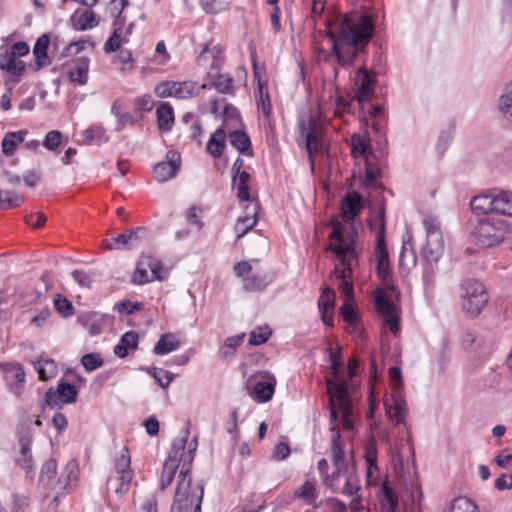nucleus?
<instances>
[{"mask_svg": "<svg viewBox=\"0 0 512 512\" xmlns=\"http://www.w3.org/2000/svg\"><path fill=\"white\" fill-rule=\"evenodd\" d=\"M373 33L374 23L371 16L357 12L346 14L334 30L330 31L332 54H324V60L327 61L333 55L339 66L352 67L359 53L365 50Z\"/></svg>", "mask_w": 512, "mask_h": 512, "instance_id": "nucleus-1", "label": "nucleus"}, {"mask_svg": "<svg viewBox=\"0 0 512 512\" xmlns=\"http://www.w3.org/2000/svg\"><path fill=\"white\" fill-rule=\"evenodd\" d=\"M333 230L329 235L332 243L329 249L336 254L340 260L342 268H335V273L339 279L338 289L348 299L353 298L354 290L351 279L353 267L357 265V253L354 247L356 233L352 232L344 236L342 225L339 220L331 222Z\"/></svg>", "mask_w": 512, "mask_h": 512, "instance_id": "nucleus-2", "label": "nucleus"}, {"mask_svg": "<svg viewBox=\"0 0 512 512\" xmlns=\"http://www.w3.org/2000/svg\"><path fill=\"white\" fill-rule=\"evenodd\" d=\"M203 494V485L193 486L188 470H181L171 512H201Z\"/></svg>", "mask_w": 512, "mask_h": 512, "instance_id": "nucleus-3", "label": "nucleus"}, {"mask_svg": "<svg viewBox=\"0 0 512 512\" xmlns=\"http://www.w3.org/2000/svg\"><path fill=\"white\" fill-rule=\"evenodd\" d=\"M508 228L503 220L494 217H485L479 219L474 225L471 235L475 243L483 248H490L500 244L506 234Z\"/></svg>", "mask_w": 512, "mask_h": 512, "instance_id": "nucleus-4", "label": "nucleus"}, {"mask_svg": "<svg viewBox=\"0 0 512 512\" xmlns=\"http://www.w3.org/2000/svg\"><path fill=\"white\" fill-rule=\"evenodd\" d=\"M389 377L393 384L394 394L391 403L387 400L385 403L386 414L392 422L396 425L403 423L406 425L405 417L407 414V406L404 398L402 397V372L398 367H391L389 369Z\"/></svg>", "mask_w": 512, "mask_h": 512, "instance_id": "nucleus-5", "label": "nucleus"}, {"mask_svg": "<svg viewBox=\"0 0 512 512\" xmlns=\"http://www.w3.org/2000/svg\"><path fill=\"white\" fill-rule=\"evenodd\" d=\"M462 288V308L470 317H476L480 314L488 302V294L484 285L475 280H467Z\"/></svg>", "mask_w": 512, "mask_h": 512, "instance_id": "nucleus-6", "label": "nucleus"}, {"mask_svg": "<svg viewBox=\"0 0 512 512\" xmlns=\"http://www.w3.org/2000/svg\"><path fill=\"white\" fill-rule=\"evenodd\" d=\"M327 390L329 394L336 395L338 409L342 415V426L346 430L354 428V419L352 415L351 401L349 398L348 386L345 382L327 380Z\"/></svg>", "mask_w": 512, "mask_h": 512, "instance_id": "nucleus-7", "label": "nucleus"}, {"mask_svg": "<svg viewBox=\"0 0 512 512\" xmlns=\"http://www.w3.org/2000/svg\"><path fill=\"white\" fill-rule=\"evenodd\" d=\"M298 125L301 136L305 138L306 149L309 155L317 153L321 148L320 135L322 129L318 120L309 114L301 117Z\"/></svg>", "mask_w": 512, "mask_h": 512, "instance_id": "nucleus-8", "label": "nucleus"}, {"mask_svg": "<svg viewBox=\"0 0 512 512\" xmlns=\"http://www.w3.org/2000/svg\"><path fill=\"white\" fill-rule=\"evenodd\" d=\"M189 435V430H185L182 437L175 439L172 444V449L169 453L168 458L166 461H175L177 464H179L181 461H183L182 469L181 470H188L189 466L193 461L194 458V452L197 449V439H194L190 443V448L187 453H185V447L187 438Z\"/></svg>", "mask_w": 512, "mask_h": 512, "instance_id": "nucleus-9", "label": "nucleus"}, {"mask_svg": "<svg viewBox=\"0 0 512 512\" xmlns=\"http://www.w3.org/2000/svg\"><path fill=\"white\" fill-rule=\"evenodd\" d=\"M0 370L5 374L9 390L17 397H20L24 390L26 374L23 366L17 362H1Z\"/></svg>", "mask_w": 512, "mask_h": 512, "instance_id": "nucleus-10", "label": "nucleus"}, {"mask_svg": "<svg viewBox=\"0 0 512 512\" xmlns=\"http://www.w3.org/2000/svg\"><path fill=\"white\" fill-rule=\"evenodd\" d=\"M374 303L376 310L387 317L386 325L393 333H396L399 330V319L396 316V307L386 295L385 289L378 288L375 291Z\"/></svg>", "mask_w": 512, "mask_h": 512, "instance_id": "nucleus-11", "label": "nucleus"}, {"mask_svg": "<svg viewBox=\"0 0 512 512\" xmlns=\"http://www.w3.org/2000/svg\"><path fill=\"white\" fill-rule=\"evenodd\" d=\"M77 394L78 392L73 385L61 382L56 389L50 388L46 392L45 401L52 408H60L63 404L74 402Z\"/></svg>", "mask_w": 512, "mask_h": 512, "instance_id": "nucleus-12", "label": "nucleus"}, {"mask_svg": "<svg viewBox=\"0 0 512 512\" xmlns=\"http://www.w3.org/2000/svg\"><path fill=\"white\" fill-rule=\"evenodd\" d=\"M375 257L377 261V274L382 280L383 286L389 292H396V287L392 279V272L390 270L389 254L386 244H376Z\"/></svg>", "mask_w": 512, "mask_h": 512, "instance_id": "nucleus-13", "label": "nucleus"}, {"mask_svg": "<svg viewBox=\"0 0 512 512\" xmlns=\"http://www.w3.org/2000/svg\"><path fill=\"white\" fill-rule=\"evenodd\" d=\"M166 159L167 161L160 162L154 167L153 175L158 182H165L171 179L180 168L181 157L178 152L169 150L166 154Z\"/></svg>", "mask_w": 512, "mask_h": 512, "instance_id": "nucleus-14", "label": "nucleus"}, {"mask_svg": "<svg viewBox=\"0 0 512 512\" xmlns=\"http://www.w3.org/2000/svg\"><path fill=\"white\" fill-rule=\"evenodd\" d=\"M357 87V100L360 104L369 102L374 94L375 80L371 72L365 67H360L355 77Z\"/></svg>", "mask_w": 512, "mask_h": 512, "instance_id": "nucleus-15", "label": "nucleus"}, {"mask_svg": "<svg viewBox=\"0 0 512 512\" xmlns=\"http://www.w3.org/2000/svg\"><path fill=\"white\" fill-rule=\"evenodd\" d=\"M333 488L347 496H353L360 489L354 465L345 466L342 469V474L334 481Z\"/></svg>", "mask_w": 512, "mask_h": 512, "instance_id": "nucleus-16", "label": "nucleus"}, {"mask_svg": "<svg viewBox=\"0 0 512 512\" xmlns=\"http://www.w3.org/2000/svg\"><path fill=\"white\" fill-rule=\"evenodd\" d=\"M333 432L331 439V460L335 467V471L332 473L331 485L336 481L342 474V469L345 466H348L344 462V448L341 442V436L338 432H336V428L333 426L331 428Z\"/></svg>", "mask_w": 512, "mask_h": 512, "instance_id": "nucleus-17", "label": "nucleus"}, {"mask_svg": "<svg viewBox=\"0 0 512 512\" xmlns=\"http://www.w3.org/2000/svg\"><path fill=\"white\" fill-rule=\"evenodd\" d=\"M335 302V292L331 288H324L318 300V308L321 313L322 321L332 327L333 326V309Z\"/></svg>", "mask_w": 512, "mask_h": 512, "instance_id": "nucleus-18", "label": "nucleus"}, {"mask_svg": "<svg viewBox=\"0 0 512 512\" xmlns=\"http://www.w3.org/2000/svg\"><path fill=\"white\" fill-rule=\"evenodd\" d=\"M363 207V198L356 192L346 194L341 201L342 215L351 221L355 219Z\"/></svg>", "mask_w": 512, "mask_h": 512, "instance_id": "nucleus-19", "label": "nucleus"}, {"mask_svg": "<svg viewBox=\"0 0 512 512\" xmlns=\"http://www.w3.org/2000/svg\"><path fill=\"white\" fill-rule=\"evenodd\" d=\"M72 27L78 31H85L97 26L99 20L92 10H76L70 18Z\"/></svg>", "mask_w": 512, "mask_h": 512, "instance_id": "nucleus-20", "label": "nucleus"}, {"mask_svg": "<svg viewBox=\"0 0 512 512\" xmlns=\"http://www.w3.org/2000/svg\"><path fill=\"white\" fill-rule=\"evenodd\" d=\"M48 47L49 37L44 34L37 39L33 48L35 63L30 64L33 71H39L42 67L48 66L51 63L47 55Z\"/></svg>", "mask_w": 512, "mask_h": 512, "instance_id": "nucleus-21", "label": "nucleus"}, {"mask_svg": "<svg viewBox=\"0 0 512 512\" xmlns=\"http://www.w3.org/2000/svg\"><path fill=\"white\" fill-rule=\"evenodd\" d=\"M31 436L28 434H25L19 438V455L16 457L17 464L26 470L27 472H30L34 468L33 464V457L31 454Z\"/></svg>", "mask_w": 512, "mask_h": 512, "instance_id": "nucleus-22", "label": "nucleus"}, {"mask_svg": "<svg viewBox=\"0 0 512 512\" xmlns=\"http://www.w3.org/2000/svg\"><path fill=\"white\" fill-rule=\"evenodd\" d=\"M257 202L251 206L248 205L246 207V214L238 218L235 224V231L237 232V240L242 238L248 231H250L257 223Z\"/></svg>", "mask_w": 512, "mask_h": 512, "instance_id": "nucleus-23", "label": "nucleus"}, {"mask_svg": "<svg viewBox=\"0 0 512 512\" xmlns=\"http://www.w3.org/2000/svg\"><path fill=\"white\" fill-rule=\"evenodd\" d=\"M157 125L161 132L172 130L175 117L173 107L168 102H162L156 109Z\"/></svg>", "mask_w": 512, "mask_h": 512, "instance_id": "nucleus-24", "label": "nucleus"}, {"mask_svg": "<svg viewBox=\"0 0 512 512\" xmlns=\"http://www.w3.org/2000/svg\"><path fill=\"white\" fill-rule=\"evenodd\" d=\"M226 147V133L223 127H219L211 135L207 143V151L213 158H220Z\"/></svg>", "mask_w": 512, "mask_h": 512, "instance_id": "nucleus-25", "label": "nucleus"}, {"mask_svg": "<svg viewBox=\"0 0 512 512\" xmlns=\"http://www.w3.org/2000/svg\"><path fill=\"white\" fill-rule=\"evenodd\" d=\"M275 384L274 377H271L269 381L256 382L252 391L253 398L260 403L269 401L275 392Z\"/></svg>", "mask_w": 512, "mask_h": 512, "instance_id": "nucleus-26", "label": "nucleus"}, {"mask_svg": "<svg viewBox=\"0 0 512 512\" xmlns=\"http://www.w3.org/2000/svg\"><path fill=\"white\" fill-rule=\"evenodd\" d=\"M89 60L79 58L75 65L68 72L69 80L78 85H85L88 81Z\"/></svg>", "mask_w": 512, "mask_h": 512, "instance_id": "nucleus-27", "label": "nucleus"}, {"mask_svg": "<svg viewBox=\"0 0 512 512\" xmlns=\"http://www.w3.org/2000/svg\"><path fill=\"white\" fill-rule=\"evenodd\" d=\"M369 226L371 230L376 233V244H386L385 242V207L384 205H380L378 211L375 215L369 220Z\"/></svg>", "mask_w": 512, "mask_h": 512, "instance_id": "nucleus-28", "label": "nucleus"}, {"mask_svg": "<svg viewBox=\"0 0 512 512\" xmlns=\"http://www.w3.org/2000/svg\"><path fill=\"white\" fill-rule=\"evenodd\" d=\"M351 151L352 155L357 157H364L367 159V156L372 157V151L370 147V140L365 135L354 134L351 137Z\"/></svg>", "mask_w": 512, "mask_h": 512, "instance_id": "nucleus-29", "label": "nucleus"}, {"mask_svg": "<svg viewBox=\"0 0 512 512\" xmlns=\"http://www.w3.org/2000/svg\"><path fill=\"white\" fill-rule=\"evenodd\" d=\"M230 144L240 153L252 155L251 141L248 134L242 130H235L228 134Z\"/></svg>", "mask_w": 512, "mask_h": 512, "instance_id": "nucleus-30", "label": "nucleus"}, {"mask_svg": "<svg viewBox=\"0 0 512 512\" xmlns=\"http://www.w3.org/2000/svg\"><path fill=\"white\" fill-rule=\"evenodd\" d=\"M138 345V334L134 331L126 332L114 347V354L119 358H125L129 349H135Z\"/></svg>", "mask_w": 512, "mask_h": 512, "instance_id": "nucleus-31", "label": "nucleus"}, {"mask_svg": "<svg viewBox=\"0 0 512 512\" xmlns=\"http://www.w3.org/2000/svg\"><path fill=\"white\" fill-rule=\"evenodd\" d=\"M381 493V506L383 512H398V496L396 495L394 490L389 486V483L387 481L383 483Z\"/></svg>", "mask_w": 512, "mask_h": 512, "instance_id": "nucleus-32", "label": "nucleus"}, {"mask_svg": "<svg viewBox=\"0 0 512 512\" xmlns=\"http://www.w3.org/2000/svg\"><path fill=\"white\" fill-rule=\"evenodd\" d=\"M206 85H198L193 81H183L175 83V98L187 99L197 96Z\"/></svg>", "mask_w": 512, "mask_h": 512, "instance_id": "nucleus-33", "label": "nucleus"}, {"mask_svg": "<svg viewBox=\"0 0 512 512\" xmlns=\"http://www.w3.org/2000/svg\"><path fill=\"white\" fill-rule=\"evenodd\" d=\"M132 479H130V474L126 475H115L112 474L107 479V488L112 490L116 495L122 496L127 493L130 489Z\"/></svg>", "mask_w": 512, "mask_h": 512, "instance_id": "nucleus-34", "label": "nucleus"}, {"mask_svg": "<svg viewBox=\"0 0 512 512\" xmlns=\"http://www.w3.org/2000/svg\"><path fill=\"white\" fill-rule=\"evenodd\" d=\"M471 209L477 214L495 212L494 194H481L475 196L470 202Z\"/></svg>", "mask_w": 512, "mask_h": 512, "instance_id": "nucleus-35", "label": "nucleus"}, {"mask_svg": "<svg viewBox=\"0 0 512 512\" xmlns=\"http://www.w3.org/2000/svg\"><path fill=\"white\" fill-rule=\"evenodd\" d=\"M27 134L26 130H19L16 132H8L2 140V151L5 155L11 156L14 154L18 144L22 143Z\"/></svg>", "mask_w": 512, "mask_h": 512, "instance_id": "nucleus-36", "label": "nucleus"}, {"mask_svg": "<svg viewBox=\"0 0 512 512\" xmlns=\"http://www.w3.org/2000/svg\"><path fill=\"white\" fill-rule=\"evenodd\" d=\"M180 346V341L171 333L163 334L154 346L153 352L156 355H165Z\"/></svg>", "mask_w": 512, "mask_h": 512, "instance_id": "nucleus-37", "label": "nucleus"}, {"mask_svg": "<svg viewBox=\"0 0 512 512\" xmlns=\"http://www.w3.org/2000/svg\"><path fill=\"white\" fill-rule=\"evenodd\" d=\"M0 68L19 78L25 72L26 65L22 60H17L15 57L5 53V55L0 58Z\"/></svg>", "mask_w": 512, "mask_h": 512, "instance_id": "nucleus-38", "label": "nucleus"}, {"mask_svg": "<svg viewBox=\"0 0 512 512\" xmlns=\"http://www.w3.org/2000/svg\"><path fill=\"white\" fill-rule=\"evenodd\" d=\"M494 210L495 213L512 217V193L499 191L494 194Z\"/></svg>", "mask_w": 512, "mask_h": 512, "instance_id": "nucleus-39", "label": "nucleus"}, {"mask_svg": "<svg viewBox=\"0 0 512 512\" xmlns=\"http://www.w3.org/2000/svg\"><path fill=\"white\" fill-rule=\"evenodd\" d=\"M122 27L119 20L114 22V31L104 45L106 53L115 52L120 49L122 43L128 42V38L122 36Z\"/></svg>", "mask_w": 512, "mask_h": 512, "instance_id": "nucleus-40", "label": "nucleus"}, {"mask_svg": "<svg viewBox=\"0 0 512 512\" xmlns=\"http://www.w3.org/2000/svg\"><path fill=\"white\" fill-rule=\"evenodd\" d=\"M130 465H131V459H130L129 451H128L127 447H124L122 449L120 456L115 458L114 471L112 472V474L126 475L129 473L130 479H133L134 472L131 469Z\"/></svg>", "mask_w": 512, "mask_h": 512, "instance_id": "nucleus-41", "label": "nucleus"}, {"mask_svg": "<svg viewBox=\"0 0 512 512\" xmlns=\"http://www.w3.org/2000/svg\"><path fill=\"white\" fill-rule=\"evenodd\" d=\"M33 366L39 374V379L43 381L54 377L57 373V365L52 359H38L33 362Z\"/></svg>", "mask_w": 512, "mask_h": 512, "instance_id": "nucleus-42", "label": "nucleus"}, {"mask_svg": "<svg viewBox=\"0 0 512 512\" xmlns=\"http://www.w3.org/2000/svg\"><path fill=\"white\" fill-rule=\"evenodd\" d=\"M426 251L434 260H438L444 250L442 233H434L426 236Z\"/></svg>", "mask_w": 512, "mask_h": 512, "instance_id": "nucleus-43", "label": "nucleus"}, {"mask_svg": "<svg viewBox=\"0 0 512 512\" xmlns=\"http://www.w3.org/2000/svg\"><path fill=\"white\" fill-rule=\"evenodd\" d=\"M269 282L265 273H256L243 279V288L249 292L261 291Z\"/></svg>", "mask_w": 512, "mask_h": 512, "instance_id": "nucleus-44", "label": "nucleus"}, {"mask_svg": "<svg viewBox=\"0 0 512 512\" xmlns=\"http://www.w3.org/2000/svg\"><path fill=\"white\" fill-rule=\"evenodd\" d=\"M498 107L504 117L512 120V80L505 85Z\"/></svg>", "mask_w": 512, "mask_h": 512, "instance_id": "nucleus-45", "label": "nucleus"}, {"mask_svg": "<svg viewBox=\"0 0 512 512\" xmlns=\"http://www.w3.org/2000/svg\"><path fill=\"white\" fill-rule=\"evenodd\" d=\"M0 208L1 209H11L15 207H19L24 203V197L16 192L9 190H0Z\"/></svg>", "mask_w": 512, "mask_h": 512, "instance_id": "nucleus-46", "label": "nucleus"}, {"mask_svg": "<svg viewBox=\"0 0 512 512\" xmlns=\"http://www.w3.org/2000/svg\"><path fill=\"white\" fill-rule=\"evenodd\" d=\"M380 168L378 165H376L370 156H367V159H365V175L363 178V185L366 188L372 187L375 180L380 175Z\"/></svg>", "mask_w": 512, "mask_h": 512, "instance_id": "nucleus-47", "label": "nucleus"}, {"mask_svg": "<svg viewBox=\"0 0 512 512\" xmlns=\"http://www.w3.org/2000/svg\"><path fill=\"white\" fill-rule=\"evenodd\" d=\"M449 512H478V507L467 497H457L451 502Z\"/></svg>", "mask_w": 512, "mask_h": 512, "instance_id": "nucleus-48", "label": "nucleus"}, {"mask_svg": "<svg viewBox=\"0 0 512 512\" xmlns=\"http://www.w3.org/2000/svg\"><path fill=\"white\" fill-rule=\"evenodd\" d=\"M178 466L179 464H177L175 461L164 462L160 479V488L162 490L166 489L172 483Z\"/></svg>", "mask_w": 512, "mask_h": 512, "instance_id": "nucleus-49", "label": "nucleus"}, {"mask_svg": "<svg viewBox=\"0 0 512 512\" xmlns=\"http://www.w3.org/2000/svg\"><path fill=\"white\" fill-rule=\"evenodd\" d=\"M57 470V463L55 459L47 460L41 469L39 481L47 486H50V482L54 479Z\"/></svg>", "mask_w": 512, "mask_h": 512, "instance_id": "nucleus-50", "label": "nucleus"}, {"mask_svg": "<svg viewBox=\"0 0 512 512\" xmlns=\"http://www.w3.org/2000/svg\"><path fill=\"white\" fill-rule=\"evenodd\" d=\"M141 265H145L147 268L150 269L152 276L154 279L161 280L163 278L162 276V263L151 257V256H142L141 257Z\"/></svg>", "mask_w": 512, "mask_h": 512, "instance_id": "nucleus-51", "label": "nucleus"}, {"mask_svg": "<svg viewBox=\"0 0 512 512\" xmlns=\"http://www.w3.org/2000/svg\"><path fill=\"white\" fill-rule=\"evenodd\" d=\"M258 109L261 110L265 117H269L271 114V103L267 88L262 84H259V99L257 102Z\"/></svg>", "mask_w": 512, "mask_h": 512, "instance_id": "nucleus-52", "label": "nucleus"}, {"mask_svg": "<svg viewBox=\"0 0 512 512\" xmlns=\"http://www.w3.org/2000/svg\"><path fill=\"white\" fill-rule=\"evenodd\" d=\"M271 335V330L268 326L258 327L253 330L249 336V343L251 345H260L265 343Z\"/></svg>", "mask_w": 512, "mask_h": 512, "instance_id": "nucleus-53", "label": "nucleus"}, {"mask_svg": "<svg viewBox=\"0 0 512 512\" xmlns=\"http://www.w3.org/2000/svg\"><path fill=\"white\" fill-rule=\"evenodd\" d=\"M81 364L87 371L91 372L103 365V359L96 353H88L82 356Z\"/></svg>", "mask_w": 512, "mask_h": 512, "instance_id": "nucleus-54", "label": "nucleus"}, {"mask_svg": "<svg viewBox=\"0 0 512 512\" xmlns=\"http://www.w3.org/2000/svg\"><path fill=\"white\" fill-rule=\"evenodd\" d=\"M126 233L130 248L137 247L147 237V229L145 227H137L126 231Z\"/></svg>", "mask_w": 512, "mask_h": 512, "instance_id": "nucleus-55", "label": "nucleus"}, {"mask_svg": "<svg viewBox=\"0 0 512 512\" xmlns=\"http://www.w3.org/2000/svg\"><path fill=\"white\" fill-rule=\"evenodd\" d=\"M175 83L176 81H163L159 83L154 92L159 98L175 97Z\"/></svg>", "mask_w": 512, "mask_h": 512, "instance_id": "nucleus-56", "label": "nucleus"}, {"mask_svg": "<svg viewBox=\"0 0 512 512\" xmlns=\"http://www.w3.org/2000/svg\"><path fill=\"white\" fill-rule=\"evenodd\" d=\"M104 247L108 250L123 249V248L131 249L129 247L128 237H127L126 232H124L122 234H118L115 237H112L109 241L108 240L105 241Z\"/></svg>", "mask_w": 512, "mask_h": 512, "instance_id": "nucleus-57", "label": "nucleus"}, {"mask_svg": "<svg viewBox=\"0 0 512 512\" xmlns=\"http://www.w3.org/2000/svg\"><path fill=\"white\" fill-rule=\"evenodd\" d=\"M233 79L228 75L217 74L212 80L214 86L220 93H227L232 87Z\"/></svg>", "mask_w": 512, "mask_h": 512, "instance_id": "nucleus-58", "label": "nucleus"}, {"mask_svg": "<svg viewBox=\"0 0 512 512\" xmlns=\"http://www.w3.org/2000/svg\"><path fill=\"white\" fill-rule=\"evenodd\" d=\"M54 306L56 310L64 317L74 314V307L72 303L68 299L61 297V295H57L55 298Z\"/></svg>", "mask_w": 512, "mask_h": 512, "instance_id": "nucleus-59", "label": "nucleus"}, {"mask_svg": "<svg viewBox=\"0 0 512 512\" xmlns=\"http://www.w3.org/2000/svg\"><path fill=\"white\" fill-rule=\"evenodd\" d=\"M296 495L303 500H309L311 502L314 501L317 498L315 485L310 481H306L296 491Z\"/></svg>", "mask_w": 512, "mask_h": 512, "instance_id": "nucleus-60", "label": "nucleus"}, {"mask_svg": "<svg viewBox=\"0 0 512 512\" xmlns=\"http://www.w3.org/2000/svg\"><path fill=\"white\" fill-rule=\"evenodd\" d=\"M201 7L208 14H217L225 9L223 0H199Z\"/></svg>", "mask_w": 512, "mask_h": 512, "instance_id": "nucleus-61", "label": "nucleus"}, {"mask_svg": "<svg viewBox=\"0 0 512 512\" xmlns=\"http://www.w3.org/2000/svg\"><path fill=\"white\" fill-rule=\"evenodd\" d=\"M62 134L57 130L48 132L45 136L43 145L48 150H55L61 144Z\"/></svg>", "mask_w": 512, "mask_h": 512, "instance_id": "nucleus-62", "label": "nucleus"}, {"mask_svg": "<svg viewBox=\"0 0 512 512\" xmlns=\"http://www.w3.org/2000/svg\"><path fill=\"white\" fill-rule=\"evenodd\" d=\"M104 129L102 126L93 125L89 127L86 131H84V139L87 143H92L93 141H100L104 136Z\"/></svg>", "mask_w": 512, "mask_h": 512, "instance_id": "nucleus-63", "label": "nucleus"}, {"mask_svg": "<svg viewBox=\"0 0 512 512\" xmlns=\"http://www.w3.org/2000/svg\"><path fill=\"white\" fill-rule=\"evenodd\" d=\"M132 279L135 284L140 285L148 283L150 281V278L147 273V267L145 265H141V260L139 261L136 270L134 271Z\"/></svg>", "mask_w": 512, "mask_h": 512, "instance_id": "nucleus-64", "label": "nucleus"}]
</instances>
